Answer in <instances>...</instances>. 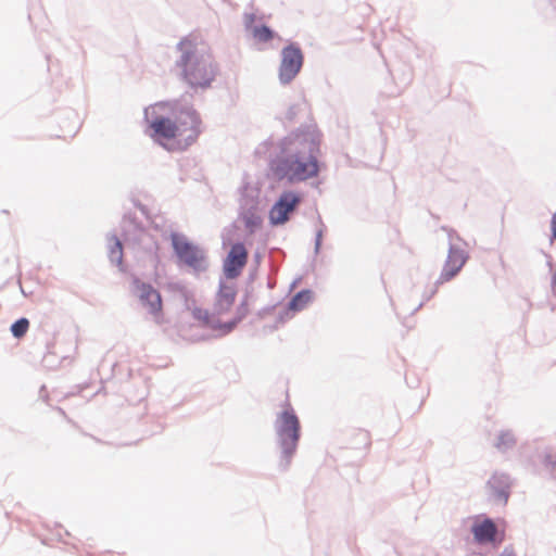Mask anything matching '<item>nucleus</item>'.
Masks as SVG:
<instances>
[{
  "instance_id": "3",
  "label": "nucleus",
  "mask_w": 556,
  "mask_h": 556,
  "mask_svg": "<svg viewBox=\"0 0 556 556\" xmlns=\"http://www.w3.org/2000/svg\"><path fill=\"white\" fill-rule=\"evenodd\" d=\"M181 59L179 66L184 78L192 87H207L216 76V66L210 54L200 53L197 43L190 38H184L179 42Z\"/></svg>"
},
{
  "instance_id": "22",
  "label": "nucleus",
  "mask_w": 556,
  "mask_h": 556,
  "mask_svg": "<svg viewBox=\"0 0 556 556\" xmlns=\"http://www.w3.org/2000/svg\"><path fill=\"white\" fill-rule=\"evenodd\" d=\"M501 556H516L511 549L506 548Z\"/></svg>"
},
{
  "instance_id": "1",
  "label": "nucleus",
  "mask_w": 556,
  "mask_h": 556,
  "mask_svg": "<svg viewBox=\"0 0 556 556\" xmlns=\"http://www.w3.org/2000/svg\"><path fill=\"white\" fill-rule=\"evenodd\" d=\"M320 135L315 129L290 134L280 143V153L270 162L278 180L290 184L305 181L319 173Z\"/></svg>"
},
{
  "instance_id": "24",
  "label": "nucleus",
  "mask_w": 556,
  "mask_h": 556,
  "mask_svg": "<svg viewBox=\"0 0 556 556\" xmlns=\"http://www.w3.org/2000/svg\"><path fill=\"white\" fill-rule=\"evenodd\" d=\"M58 410H59V413H60L62 416L66 417V413L64 412V409H62V408H58Z\"/></svg>"
},
{
  "instance_id": "7",
  "label": "nucleus",
  "mask_w": 556,
  "mask_h": 556,
  "mask_svg": "<svg viewBox=\"0 0 556 556\" xmlns=\"http://www.w3.org/2000/svg\"><path fill=\"white\" fill-rule=\"evenodd\" d=\"M303 65V53L294 45L286 47L281 52L279 78L283 84L290 83L300 72Z\"/></svg>"
},
{
  "instance_id": "20",
  "label": "nucleus",
  "mask_w": 556,
  "mask_h": 556,
  "mask_svg": "<svg viewBox=\"0 0 556 556\" xmlns=\"http://www.w3.org/2000/svg\"><path fill=\"white\" fill-rule=\"evenodd\" d=\"M552 231H553V238L556 239V213L553 216L552 220Z\"/></svg>"
},
{
  "instance_id": "5",
  "label": "nucleus",
  "mask_w": 556,
  "mask_h": 556,
  "mask_svg": "<svg viewBox=\"0 0 556 556\" xmlns=\"http://www.w3.org/2000/svg\"><path fill=\"white\" fill-rule=\"evenodd\" d=\"M276 432L280 446L289 460L295 452L300 439V421L289 405L277 418Z\"/></svg>"
},
{
  "instance_id": "11",
  "label": "nucleus",
  "mask_w": 556,
  "mask_h": 556,
  "mask_svg": "<svg viewBox=\"0 0 556 556\" xmlns=\"http://www.w3.org/2000/svg\"><path fill=\"white\" fill-rule=\"evenodd\" d=\"M472 534L478 543H501L504 540V531H500L491 519L476 521L472 526Z\"/></svg>"
},
{
  "instance_id": "9",
  "label": "nucleus",
  "mask_w": 556,
  "mask_h": 556,
  "mask_svg": "<svg viewBox=\"0 0 556 556\" xmlns=\"http://www.w3.org/2000/svg\"><path fill=\"white\" fill-rule=\"evenodd\" d=\"M301 198L294 192H283L269 212V220L273 225H282L289 219V214L295 210Z\"/></svg>"
},
{
  "instance_id": "12",
  "label": "nucleus",
  "mask_w": 556,
  "mask_h": 556,
  "mask_svg": "<svg viewBox=\"0 0 556 556\" xmlns=\"http://www.w3.org/2000/svg\"><path fill=\"white\" fill-rule=\"evenodd\" d=\"M466 261L467 257L464 251L459 249H450L447 258L440 275V282H446L454 278L460 271Z\"/></svg>"
},
{
  "instance_id": "14",
  "label": "nucleus",
  "mask_w": 556,
  "mask_h": 556,
  "mask_svg": "<svg viewBox=\"0 0 556 556\" xmlns=\"http://www.w3.org/2000/svg\"><path fill=\"white\" fill-rule=\"evenodd\" d=\"M192 315L197 320H199L203 325L208 326L213 329H220L219 321L214 316L213 311L210 313L208 311L203 308H194L192 311Z\"/></svg>"
},
{
  "instance_id": "4",
  "label": "nucleus",
  "mask_w": 556,
  "mask_h": 556,
  "mask_svg": "<svg viewBox=\"0 0 556 556\" xmlns=\"http://www.w3.org/2000/svg\"><path fill=\"white\" fill-rule=\"evenodd\" d=\"M236 295L237 289L233 285L222 283L212 309L220 329L227 332L231 331L247 313L245 306L233 309Z\"/></svg>"
},
{
  "instance_id": "23",
  "label": "nucleus",
  "mask_w": 556,
  "mask_h": 556,
  "mask_svg": "<svg viewBox=\"0 0 556 556\" xmlns=\"http://www.w3.org/2000/svg\"><path fill=\"white\" fill-rule=\"evenodd\" d=\"M549 7L556 12V0H548Z\"/></svg>"
},
{
  "instance_id": "10",
  "label": "nucleus",
  "mask_w": 556,
  "mask_h": 556,
  "mask_svg": "<svg viewBox=\"0 0 556 556\" xmlns=\"http://www.w3.org/2000/svg\"><path fill=\"white\" fill-rule=\"evenodd\" d=\"M248 262V251L243 243H236L231 247L224 261V274L229 279L239 277Z\"/></svg>"
},
{
  "instance_id": "15",
  "label": "nucleus",
  "mask_w": 556,
  "mask_h": 556,
  "mask_svg": "<svg viewBox=\"0 0 556 556\" xmlns=\"http://www.w3.org/2000/svg\"><path fill=\"white\" fill-rule=\"evenodd\" d=\"M109 257L112 263H115L117 266H122V264H123V245H122L121 240L116 237H113L111 239Z\"/></svg>"
},
{
  "instance_id": "13",
  "label": "nucleus",
  "mask_w": 556,
  "mask_h": 556,
  "mask_svg": "<svg viewBox=\"0 0 556 556\" xmlns=\"http://www.w3.org/2000/svg\"><path fill=\"white\" fill-rule=\"evenodd\" d=\"M313 301V292L309 290H302L298 292L289 302L286 311L280 316L282 321L292 318L296 313L305 309Z\"/></svg>"
},
{
  "instance_id": "19",
  "label": "nucleus",
  "mask_w": 556,
  "mask_h": 556,
  "mask_svg": "<svg viewBox=\"0 0 556 556\" xmlns=\"http://www.w3.org/2000/svg\"><path fill=\"white\" fill-rule=\"evenodd\" d=\"M261 225V219L257 218L256 220H252V219H248L247 220V226L249 227H253V226H260Z\"/></svg>"
},
{
  "instance_id": "6",
  "label": "nucleus",
  "mask_w": 556,
  "mask_h": 556,
  "mask_svg": "<svg viewBox=\"0 0 556 556\" xmlns=\"http://www.w3.org/2000/svg\"><path fill=\"white\" fill-rule=\"evenodd\" d=\"M173 248L181 262L197 271L206 268V258L202 250L189 242L184 236H172Z\"/></svg>"
},
{
  "instance_id": "8",
  "label": "nucleus",
  "mask_w": 556,
  "mask_h": 556,
  "mask_svg": "<svg viewBox=\"0 0 556 556\" xmlns=\"http://www.w3.org/2000/svg\"><path fill=\"white\" fill-rule=\"evenodd\" d=\"M134 287L141 303L148 308L156 321L162 319L163 303L160 292L151 285L134 279Z\"/></svg>"
},
{
  "instance_id": "17",
  "label": "nucleus",
  "mask_w": 556,
  "mask_h": 556,
  "mask_svg": "<svg viewBox=\"0 0 556 556\" xmlns=\"http://www.w3.org/2000/svg\"><path fill=\"white\" fill-rule=\"evenodd\" d=\"M252 36L258 42H268L274 38L275 34L267 26H256L252 29Z\"/></svg>"
},
{
  "instance_id": "18",
  "label": "nucleus",
  "mask_w": 556,
  "mask_h": 556,
  "mask_svg": "<svg viewBox=\"0 0 556 556\" xmlns=\"http://www.w3.org/2000/svg\"><path fill=\"white\" fill-rule=\"evenodd\" d=\"M29 328V321L27 318H21L11 326L12 334L20 339L26 334Z\"/></svg>"
},
{
  "instance_id": "21",
  "label": "nucleus",
  "mask_w": 556,
  "mask_h": 556,
  "mask_svg": "<svg viewBox=\"0 0 556 556\" xmlns=\"http://www.w3.org/2000/svg\"><path fill=\"white\" fill-rule=\"evenodd\" d=\"M552 288L554 291H556V268H555V271L552 276Z\"/></svg>"
},
{
  "instance_id": "16",
  "label": "nucleus",
  "mask_w": 556,
  "mask_h": 556,
  "mask_svg": "<svg viewBox=\"0 0 556 556\" xmlns=\"http://www.w3.org/2000/svg\"><path fill=\"white\" fill-rule=\"evenodd\" d=\"M351 445L354 448H367L370 445V434L366 430H358L351 435Z\"/></svg>"
},
{
  "instance_id": "2",
  "label": "nucleus",
  "mask_w": 556,
  "mask_h": 556,
  "mask_svg": "<svg viewBox=\"0 0 556 556\" xmlns=\"http://www.w3.org/2000/svg\"><path fill=\"white\" fill-rule=\"evenodd\" d=\"M166 105L155 104L146 110L152 130L151 138L168 151H182L198 139L201 132V118L192 108L181 109L173 117L164 116Z\"/></svg>"
}]
</instances>
